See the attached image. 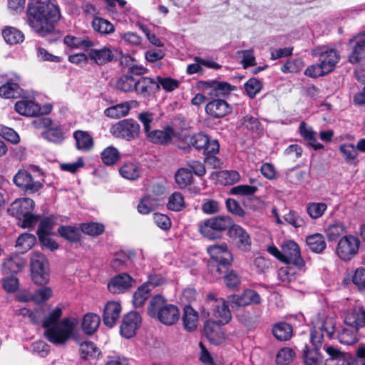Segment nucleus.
I'll return each instance as SVG.
<instances>
[{
    "mask_svg": "<svg viewBox=\"0 0 365 365\" xmlns=\"http://www.w3.org/2000/svg\"><path fill=\"white\" fill-rule=\"evenodd\" d=\"M218 176L225 185H233L240 180V175L235 170H223L219 173Z\"/></svg>",
    "mask_w": 365,
    "mask_h": 365,
    "instance_id": "0e129e2a",
    "label": "nucleus"
},
{
    "mask_svg": "<svg viewBox=\"0 0 365 365\" xmlns=\"http://www.w3.org/2000/svg\"><path fill=\"white\" fill-rule=\"evenodd\" d=\"M229 300L237 307H245L251 304H259L261 302V297L256 291L248 289L245 290L241 294L230 295Z\"/></svg>",
    "mask_w": 365,
    "mask_h": 365,
    "instance_id": "b1692460",
    "label": "nucleus"
},
{
    "mask_svg": "<svg viewBox=\"0 0 365 365\" xmlns=\"http://www.w3.org/2000/svg\"><path fill=\"white\" fill-rule=\"evenodd\" d=\"M148 314L164 324L172 325L178 321L180 312L178 307L168 304L164 297L155 295L149 302Z\"/></svg>",
    "mask_w": 365,
    "mask_h": 365,
    "instance_id": "20e7f679",
    "label": "nucleus"
},
{
    "mask_svg": "<svg viewBox=\"0 0 365 365\" xmlns=\"http://www.w3.org/2000/svg\"><path fill=\"white\" fill-rule=\"evenodd\" d=\"M284 219L287 223L295 228L302 227L305 225V220L297 212L290 210L284 215Z\"/></svg>",
    "mask_w": 365,
    "mask_h": 365,
    "instance_id": "680f3d73",
    "label": "nucleus"
},
{
    "mask_svg": "<svg viewBox=\"0 0 365 365\" xmlns=\"http://www.w3.org/2000/svg\"><path fill=\"white\" fill-rule=\"evenodd\" d=\"M135 92L143 97L150 96L159 91V83L149 77H137Z\"/></svg>",
    "mask_w": 365,
    "mask_h": 365,
    "instance_id": "393cba45",
    "label": "nucleus"
},
{
    "mask_svg": "<svg viewBox=\"0 0 365 365\" xmlns=\"http://www.w3.org/2000/svg\"><path fill=\"white\" fill-rule=\"evenodd\" d=\"M27 21L31 29L41 36L51 34L54 23L59 19L58 8L47 1L33 0L28 5Z\"/></svg>",
    "mask_w": 365,
    "mask_h": 365,
    "instance_id": "f257e3e1",
    "label": "nucleus"
},
{
    "mask_svg": "<svg viewBox=\"0 0 365 365\" xmlns=\"http://www.w3.org/2000/svg\"><path fill=\"white\" fill-rule=\"evenodd\" d=\"M244 86L247 96L251 98H254L262 90V83L257 78H251L245 83Z\"/></svg>",
    "mask_w": 365,
    "mask_h": 365,
    "instance_id": "bf43d9fd",
    "label": "nucleus"
},
{
    "mask_svg": "<svg viewBox=\"0 0 365 365\" xmlns=\"http://www.w3.org/2000/svg\"><path fill=\"white\" fill-rule=\"evenodd\" d=\"M20 83L21 77L17 75L9 79L6 83L0 86V96L4 98H16L20 95Z\"/></svg>",
    "mask_w": 365,
    "mask_h": 365,
    "instance_id": "cd10ccee",
    "label": "nucleus"
},
{
    "mask_svg": "<svg viewBox=\"0 0 365 365\" xmlns=\"http://www.w3.org/2000/svg\"><path fill=\"white\" fill-rule=\"evenodd\" d=\"M306 243L309 250L315 253H321L327 247L324 237L320 233H314L307 236Z\"/></svg>",
    "mask_w": 365,
    "mask_h": 365,
    "instance_id": "4c0bfd02",
    "label": "nucleus"
},
{
    "mask_svg": "<svg viewBox=\"0 0 365 365\" xmlns=\"http://www.w3.org/2000/svg\"><path fill=\"white\" fill-rule=\"evenodd\" d=\"M157 83H159V88H162L167 92H171L177 88L180 83L179 81L170 77H161L158 76L156 78Z\"/></svg>",
    "mask_w": 365,
    "mask_h": 365,
    "instance_id": "338daca9",
    "label": "nucleus"
},
{
    "mask_svg": "<svg viewBox=\"0 0 365 365\" xmlns=\"http://www.w3.org/2000/svg\"><path fill=\"white\" fill-rule=\"evenodd\" d=\"M185 145L193 147L199 151L202 150L203 153H217L220 148V144L217 140H211L208 135L202 133L184 136V150Z\"/></svg>",
    "mask_w": 365,
    "mask_h": 365,
    "instance_id": "6e6552de",
    "label": "nucleus"
},
{
    "mask_svg": "<svg viewBox=\"0 0 365 365\" xmlns=\"http://www.w3.org/2000/svg\"><path fill=\"white\" fill-rule=\"evenodd\" d=\"M324 349L329 355L325 361V365H351L350 361L345 359L342 352L331 346H324Z\"/></svg>",
    "mask_w": 365,
    "mask_h": 365,
    "instance_id": "2f4dec72",
    "label": "nucleus"
},
{
    "mask_svg": "<svg viewBox=\"0 0 365 365\" xmlns=\"http://www.w3.org/2000/svg\"><path fill=\"white\" fill-rule=\"evenodd\" d=\"M339 150L347 163H353L356 160L358 153L354 144L343 143L339 146Z\"/></svg>",
    "mask_w": 365,
    "mask_h": 365,
    "instance_id": "3c124183",
    "label": "nucleus"
},
{
    "mask_svg": "<svg viewBox=\"0 0 365 365\" xmlns=\"http://www.w3.org/2000/svg\"><path fill=\"white\" fill-rule=\"evenodd\" d=\"M312 54L319 57L324 70L329 73L332 71L339 59V54L334 48L328 47H319L312 51Z\"/></svg>",
    "mask_w": 365,
    "mask_h": 365,
    "instance_id": "dca6fc26",
    "label": "nucleus"
},
{
    "mask_svg": "<svg viewBox=\"0 0 365 365\" xmlns=\"http://www.w3.org/2000/svg\"><path fill=\"white\" fill-rule=\"evenodd\" d=\"M327 207L323 202H309L306 204V212L311 219L317 220L324 215Z\"/></svg>",
    "mask_w": 365,
    "mask_h": 365,
    "instance_id": "79ce46f5",
    "label": "nucleus"
},
{
    "mask_svg": "<svg viewBox=\"0 0 365 365\" xmlns=\"http://www.w3.org/2000/svg\"><path fill=\"white\" fill-rule=\"evenodd\" d=\"M217 320L209 319L204 325V334L210 342L214 344H220L225 339V334L221 326Z\"/></svg>",
    "mask_w": 365,
    "mask_h": 365,
    "instance_id": "4be33fe9",
    "label": "nucleus"
},
{
    "mask_svg": "<svg viewBox=\"0 0 365 365\" xmlns=\"http://www.w3.org/2000/svg\"><path fill=\"white\" fill-rule=\"evenodd\" d=\"M26 261L19 255H14L7 259L3 264L5 273H18L25 266Z\"/></svg>",
    "mask_w": 365,
    "mask_h": 365,
    "instance_id": "58836bf2",
    "label": "nucleus"
},
{
    "mask_svg": "<svg viewBox=\"0 0 365 365\" xmlns=\"http://www.w3.org/2000/svg\"><path fill=\"white\" fill-rule=\"evenodd\" d=\"M207 252L212 259L209 267L215 269V277H220L222 273L220 266L230 265L233 260L232 255L225 243L208 246Z\"/></svg>",
    "mask_w": 365,
    "mask_h": 365,
    "instance_id": "423d86ee",
    "label": "nucleus"
},
{
    "mask_svg": "<svg viewBox=\"0 0 365 365\" xmlns=\"http://www.w3.org/2000/svg\"><path fill=\"white\" fill-rule=\"evenodd\" d=\"M282 262L298 267H302L304 261L301 257L299 247L295 242L289 240L284 242L282 246Z\"/></svg>",
    "mask_w": 365,
    "mask_h": 365,
    "instance_id": "f3484780",
    "label": "nucleus"
},
{
    "mask_svg": "<svg viewBox=\"0 0 365 365\" xmlns=\"http://www.w3.org/2000/svg\"><path fill=\"white\" fill-rule=\"evenodd\" d=\"M36 242V237L29 233L21 235L17 239L16 247L19 248L21 252L29 250Z\"/></svg>",
    "mask_w": 365,
    "mask_h": 365,
    "instance_id": "13d9d810",
    "label": "nucleus"
},
{
    "mask_svg": "<svg viewBox=\"0 0 365 365\" xmlns=\"http://www.w3.org/2000/svg\"><path fill=\"white\" fill-rule=\"evenodd\" d=\"M229 235L235 245L240 250H250L252 240L249 233L241 226L234 223L230 227Z\"/></svg>",
    "mask_w": 365,
    "mask_h": 365,
    "instance_id": "412c9836",
    "label": "nucleus"
},
{
    "mask_svg": "<svg viewBox=\"0 0 365 365\" xmlns=\"http://www.w3.org/2000/svg\"><path fill=\"white\" fill-rule=\"evenodd\" d=\"M360 246V240L354 235H347L338 242L336 253L344 261L351 260L357 253Z\"/></svg>",
    "mask_w": 365,
    "mask_h": 365,
    "instance_id": "f8f14e48",
    "label": "nucleus"
},
{
    "mask_svg": "<svg viewBox=\"0 0 365 365\" xmlns=\"http://www.w3.org/2000/svg\"><path fill=\"white\" fill-rule=\"evenodd\" d=\"M207 305L210 307L212 315L218 323L226 324L232 319L227 302L222 298H217L213 293L207 296Z\"/></svg>",
    "mask_w": 365,
    "mask_h": 365,
    "instance_id": "9b49d317",
    "label": "nucleus"
},
{
    "mask_svg": "<svg viewBox=\"0 0 365 365\" xmlns=\"http://www.w3.org/2000/svg\"><path fill=\"white\" fill-rule=\"evenodd\" d=\"M295 356L294 350L289 347L281 349L276 356V362L279 365L289 364Z\"/></svg>",
    "mask_w": 365,
    "mask_h": 365,
    "instance_id": "052dcab7",
    "label": "nucleus"
},
{
    "mask_svg": "<svg viewBox=\"0 0 365 365\" xmlns=\"http://www.w3.org/2000/svg\"><path fill=\"white\" fill-rule=\"evenodd\" d=\"M272 334L278 340L287 341L292 335V327L288 323L279 322L273 326Z\"/></svg>",
    "mask_w": 365,
    "mask_h": 365,
    "instance_id": "37998d69",
    "label": "nucleus"
},
{
    "mask_svg": "<svg viewBox=\"0 0 365 365\" xmlns=\"http://www.w3.org/2000/svg\"><path fill=\"white\" fill-rule=\"evenodd\" d=\"M58 232L61 237L71 242H76L80 240L81 232L76 227L61 225L58 227Z\"/></svg>",
    "mask_w": 365,
    "mask_h": 365,
    "instance_id": "5fc2aeb1",
    "label": "nucleus"
},
{
    "mask_svg": "<svg viewBox=\"0 0 365 365\" xmlns=\"http://www.w3.org/2000/svg\"><path fill=\"white\" fill-rule=\"evenodd\" d=\"M336 322L334 317L322 318L318 316L312 320V327L310 330L311 342L314 349L306 347L304 350L303 360L305 365H324L319 347L321 346L324 334L328 339L334 337Z\"/></svg>",
    "mask_w": 365,
    "mask_h": 365,
    "instance_id": "7ed1b4c3",
    "label": "nucleus"
},
{
    "mask_svg": "<svg viewBox=\"0 0 365 365\" xmlns=\"http://www.w3.org/2000/svg\"><path fill=\"white\" fill-rule=\"evenodd\" d=\"M205 111L213 118H222L230 112V108L225 101L215 99L206 105Z\"/></svg>",
    "mask_w": 365,
    "mask_h": 365,
    "instance_id": "bb28decb",
    "label": "nucleus"
},
{
    "mask_svg": "<svg viewBox=\"0 0 365 365\" xmlns=\"http://www.w3.org/2000/svg\"><path fill=\"white\" fill-rule=\"evenodd\" d=\"M121 312V306L116 302H108L104 309L103 320L107 327H113L118 321Z\"/></svg>",
    "mask_w": 365,
    "mask_h": 365,
    "instance_id": "a878e982",
    "label": "nucleus"
},
{
    "mask_svg": "<svg viewBox=\"0 0 365 365\" xmlns=\"http://www.w3.org/2000/svg\"><path fill=\"white\" fill-rule=\"evenodd\" d=\"M2 35L5 41L9 44L19 43L24 38V36L21 31L11 26L6 27L2 31Z\"/></svg>",
    "mask_w": 365,
    "mask_h": 365,
    "instance_id": "de8ad7c7",
    "label": "nucleus"
},
{
    "mask_svg": "<svg viewBox=\"0 0 365 365\" xmlns=\"http://www.w3.org/2000/svg\"><path fill=\"white\" fill-rule=\"evenodd\" d=\"M35 206L34 201L30 198H23L16 201L12 205V209L19 215L28 214L33 211Z\"/></svg>",
    "mask_w": 365,
    "mask_h": 365,
    "instance_id": "6e6d98bb",
    "label": "nucleus"
},
{
    "mask_svg": "<svg viewBox=\"0 0 365 365\" xmlns=\"http://www.w3.org/2000/svg\"><path fill=\"white\" fill-rule=\"evenodd\" d=\"M110 133L116 138L130 141L138 137L140 125L131 118L124 119L113 124L110 128Z\"/></svg>",
    "mask_w": 365,
    "mask_h": 365,
    "instance_id": "1a4fd4ad",
    "label": "nucleus"
},
{
    "mask_svg": "<svg viewBox=\"0 0 365 365\" xmlns=\"http://www.w3.org/2000/svg\"><path fill=\"white\" fill-rule=\"evenodd\" d=\"M299 130L301 136L304 140L307 141L314 150H321L324 148L323 145L317 141V133L312 127L307 125L304 122L299 124Z\"/></svg>",
    "mask_w": 365,
    "mask_h": 365,
    "instance_id": "c756f323",
    "label": "nucleus"
},
{
    "mask_svg": "<svg viewBox=\"0 0 365 365\" xmlns=\"http://www.w3.org/2000/svg\"><path fill=\"white\" fill-rule=\"evenodd\" d=\"M198 322V312L190 305L184 306V329L192 331L197 328Z\"/></svg>",
    "mask_w": 365,
    "mask_h": 365,
    "instance_id": "f704fd0d",
    "label": "nucleus"
},
{
    "mask_svg": "<svg viewBox=\"0 0 365 365\" xmlns=\"http://www.w3.org/2000/svg\"><path fill=\"white\" fill-rule=\"evenodd\" d=\"M130 108V103L125 101L106 108L103 113L106 117L110 118H120L127 115Z\"/></svg>",
    "mask_w": 365,
    "mask_h": 365,
    "instance_id": "c9c22d12",
    "label": "nucleus"
},
{
    "mask_svg": "<svg viewBox=\"0 0 365 365\" xmlns=\"http://www.w3.org/2000/svg\"><path fill=\"white\" fill-rule=\"evenodd\" d=\"M14 183L21 190L29 193H35L42 188L43 184L34 180L29 172L19 170L13 178Z\"/></svg>",
    "mask_w": 365,
    "mask_h": 365,
    "instance_id": "4468645a",
    "label": "nucleus"
},
{
    "mask_svg": "<svg viewBox=\"0 0 365 365\" xmlns=\"http://www.w3.org/2000/svg\"><path fill=\"white\" fill-rule=\"evenodd\" d=\"M346 232L345 225L340 222L329 225L325 230L326 235L329 241H334Z\"/></svg>",
    "mask_w": 365,
    "mask_h": 365,
    "instance_id": "4d7b16f0",
    "label": "nucleus"
},
{
    "mask_svg": "<svg viewBox=\"0 0 365 365\" xmlns=\"http://www.w3.org/2000/svg\"><path fill=\"white\" fill-rule=\"evenodd\" d=\"M233 220L230 216L220 215L210 217L199 225L200 233L210 240L220 239L222 232L232 225Z\"/></svg>",
    "mask_w": 365,
    "mask_h": 365,
    "instance_id": "39448f33",
    "label": "nucleus"
},
{
    "mask_svg": "<svg viewBox=\"0 0 365 365\" xmlns=\"http://www.w3.org/2000/svg\"><path fill=\"white\" fill-rule=\"evenodd\" d=\"M147 138L155 144L178 145L181 141V131L174 125H169L163 130H152L147 135Z\"/></svg>",
    "mask_w": 365,
    "mask_h": 365,
    "instance_id": "0eeeda50",
    "label": "nucleus"
},
{
    "mask_svg": "<svg viewBox=\"0 0 365 365\" xmlns=\"http://www.w3.org/2000/svg\"><path fill=\"white\" fill-rule=\"evenodd\" d=\"M81 231L91 236H97L104 231V225L98 222H89L81 225Z\"/></svg>",
    "mask_w": 365,
    "mask_h": 365,
    "instance_id": "e2e57ef3",
    "label": "nucleus"
},
{
    "mask_svg": "<svg viewBox=\"0 0 365 365\" xmlns=\"http://www.w3.org/2000/svg\"><path fill=\"white\" fill-rule=\"evenodd\" d=\"M61 316V308L56 307L42 322L44 337L56 346L66 344L73 336L77 325L76 319L65 317L60 320Z\"/></svg>",
    "mask_w": 365,
    "mask_h": 365,
    "instance_id": "f03ea898",
    "label": "nucleus"
},
{
    "mask_svg": "<svg viewBox=\"0 0 365 365\" xmlns=\"http://www.w3.org/2000/svg\"><path fill=\"white\" fill-rule=\"evenodd\" d=\"M135 284V279L127 273L117 274L110 279L108 289L113 294H121L128 292Z\"/></svg>",
    "mask_w": 365,
    "mask_h": 365,
    "instance_id": "aec40b11",
    "label": "nucleus"
},
{
    "mask_svg": "<svg viewBox=\"0 0 365 365\" xmlns=\"http://www.w3.org/2000/svg\"><path fill=\"white\" fill-rule=\"evenodd\" d=\"M151 289L148 284H143L133 294V304L135 308L141 307L149 297Z\"/></svg>",
    "mask_w": 365,
    "mask_h": 365,
    "instance_id": "8fccbe9b",
    "label": "nucleus"
},
{
    "mask_svg": "<svg viewBox=\"0 0 365 365\" xmlns=\"http://www.w3.org/2000/svg\"><path fill=\"white\" fill-rule=\"evenodd\" d=\"M346 326L359 329L365 326V310L361 306H355L346 311L344 315Z\"/></svg>",
    "mask_w": 365,
    "mask_h": 365,
    "instance_id": "5701e85b",
    "label": "nucleus"
},
{
    "mask_svg": "<svg viewBox=\"0 0 365 365\" xmlns=\"http://www.w3.org/2000/svg\"><path fill=\"white\" fill-rule=\"evenodd\" d=\"M63 42L68 46L75 48H89L94 46V43L88 37H77L73 36H66L64 37Z\"/></svg>",
    "mask_w": 365,
    "mask_h": 365,
    "instance_id": "a19ab883",
    "label": "nucleus"
},
{
    "mask_svg": "<svg viewBox=\"0 0 365 365\" xmlns=\"http://www.w3.org/2000/svg\"><path fill=\"white\" fill-rule=\"evenodd\" d=\"M119 172L123 178L130 180H135L141 175V168L138 163L128 162L120 168Z\"/></svg>",
    "mask_w": 365,
    "mask_h": 365,
    "instance_id": "e433bc0d",
    "label": "nucleus"
},
{
    "mask_svg": "<svg viewBox=\"0 0 365 365\" xmlns=\"http://www.w3.org/2000/svg\"><path fill=\"white\" fill-rule=\"evenodd\" d=\"M198 87L210 98L225 96L235 89V86L228 83L217 81H200Z\"/></svg>",
    "mask_w": 365,
    "mask_h": 365,
    "instance_id": "ddd939ff",
    "label": "nucleus"
},
{
    "mask_svg": "<svg viewBox=\"0 0 365 365\" xmlns=\"http://www.w3.org/2000/svg\"><path fill=\"white\" fill-rule=\"evenodd\" d=\"M101 159L106 165H113L120 160V153L113 146H108L101 152Z\"/></svg>",
    "mask_w": 365,
    "mask_h": 365,
    "instance_id": "603ef678",
    "label": "nucleus"
},
{
    "mask_svg": "<svg viewBox=\"0 0 365 365\" xmlns=\"http://www.w3.org/2000/svg\"><path fill=\"white\" fill-rule=\"evenodd\" d=\"M100 322L98 315L93 313L87 314L83 317L82 329L86 334L91 335L97 330Z\"/></svg>",
    "mask_w": 365,
    "mask_h": 365,
    "instance_id": "c03bdc74",
    "label": "nucleus"
},
{
    "mask_svg": "<svg viewBox=\"0 0 365 365\" xmlns=\"http://www.w3.org/2000/svg\"><path fill=\"white\" fill-rule=\"evenodd\" d=\"M142 318L139 313L136 312H130L128 313L122 321L120 327L121 335L127 339L133 337L136 331L141 325Z\"/></svg>",
    "mask_w": 365,
    "mask_h": 365,
    "instance_id": "a211bd4d",
    "label": "nucleus"
},
{
    "mask_svg": "<svg viewBox=\"0 0 365 365\" xmlns=\"http://www.w3.org/2000/svg\"><path fill=\"white\" fill-rule=\"evenodd\" d=\"M206 172L205 167L203 163L198 160H190L184 167V184H190L192 181V175L195 174L197 176H202Z\"/></svg>",
    "mask_w": 365,
    "mask_h": 365,
    "instance_id": "c85d7f7f",
    "label": "nucleus"
},
{
    "mask_svg": "<svg viewBox=\"0 0 365 365\" xmlns=\"http://www.w3.org/2000/svg\"><path fill=\"white\" fill-rule=\"evenodd\" d=\"M136 79L137 77L126 73L117 80L116 88L125 93L133 92L136 88Z\"/></svg>",
    "mask_w": 365,
    "mask_h": 365,
    "instance_id": "ea45409f",
    "label": "nucleus"
},
{
    "mask_svg": "<svg viewBox=\"0 0 365 365\" xmlns=\"http://www.w3.org/2000/svg\"><path fill=\"white\" fill-rule=\"evenodd\" d=\"M365 58V37H361L356 40L352 52L349 56V61L351 63H356Z\"/></svg>",
    "mask_w": 365,
    "mask_h": 365,
    "instance_id": "49530a36",
    "label": "nucleus"
},
{
    "mask_svg": "<svg viewBox=\"0 0 365 365\" xmlns=\"http://www.w3.org/2000/svg\"><path fill=\"white\" fill-rule=\"evenodd\" d=\"M93 29L102 34H110L114 31L113 25L108 20L96 17L92 21Z\"/></svg>",
    "mask_w": 365,
    "mask_h": 365,
    "instance_id": "864d4df0",
    "label": "nucleus"
},
{
    "mask_svg": "<svg viewBox=\"0 0 365 365\" xmlns=\"http://www.w3.org/2000/svg\"><path fill=\"white\" fill-rule=\"evenodd\" d=\"M0 136L13 144H17L20 141L19 134L11 128L0 124Z\"/></svg>",
    "mask_w": 365,
    "mask_h": 365,
    "instance_id": "69168bd1",
    "label": "nucleus"
},
{
    "mask_svg": "<svg viewBox=\"0 0 365 365\" xmlns=\"http://www.w3.org/2000/svg\"><path fill=\"white\" fill-rule=\"evenodd\" d=\"M79 353L81 357L86 360L96 359L101 355L99 349L91 341L81 343Z\"/></svg>",
    "mask_w": 365,
    "mask_h": 365,
    "instance_id": "a18cd8bd",
    "label": "nucleus"
},
{
    "mask_svg": "<svg viewBox=\"0 0 365 365\" xmlns=\"http://www.w3.org/2000/svg\"><path fill=\"white\" fill-rule=\"evenodd\" d=\"M41 136L48 142L60 144L65 139V133L60 125L52 122V125L41 133Z\"/></svg>",
    "mask_w": 365,
    "mask_h": 365,
    "instance_id": "7c9ffc66",
    "label": "nucleus"
},
{
    "mask_svg": "<svg viewBox=\"0 0 365 365\" xmlns=\"http://www.w3.org/2000/svg\"><path fill=\"white\" fill-rule=\"evenodd\" d=\"M120 54L121 52L118 50H111L108 47L103 46L99 49H91L88 52V57L98 66H103L117 61Z\"/></svg>",
    "mask_w": 365,
    "mask_h": 365,
    "instance_id": "6ab92c4d",
    "label": "nucleus"
},
{
    "mask_svg": "<svg viewBox=\"0 0 365 365\" xmlns=\"http://www.w3.org/2000/svg\"><path fill=\"white\" fill-rule=\"evenodd\" d=\"M31 272L35 284L43 285L49 281L48 262L43 254H33L31 259Z\"/></svg>",
    "mask_w": 365,
    "mask_h": 365,
    "instance_id": "9d476101",
    "label": "nucleus"
},
{
    "mask_svg": "<svg viewBox=\"0 0 365 365\" xmlns=\"http://www.w3.org/2000/svg\"><path fill=\"white\" fill-rule=\"evenodd\" d=\"M73 138L78 150L87 152L93 148V140L88 132L76 130L73 133Z\"/></svg>",
    "mask_w": 365,
    "mask_h": 365,
    "instance_id": "72a5a7b5",
    "label": "nucleus"
},
{
    "mask_svg": "<svg viewBox=\"0 0 365 365\" xmlns=\"http://www.w3.org/2000/svg\"><path fill=\"white\" fill-rule=\"evenodd\" d=\"M160 205L158 198L152 196H145L139 202L138 211L143 215H147L155 210Z\"/></svg>",
    "mask_w": 365,
    "mask_h": 365,
    "instance_id": "09e8293b",
    "label": "nucleus"
},
{
    "mask_svg": "<svg viewBox=\"0 0 365 365\" xmlns=\"http://www.w3.org/2000/svg\"><path fill=\"white\" fill-rule=\"evenodd\" d=\"M306 176V172L297 168H291L286 172V178L292 184L301 183Z\"/></svg>",
    "mask_w": 365,
    "mask_h": 365,
    "instance_id": "774afa93",
    "label": "nucleus"
},
{
    "mask_svg": "<svg viewBox=\"0 0 365 365\" xmlns=\"http://www.w3.org/2000/svg\"><path fill=\"white\" fill-rule=\"evenodd\" d=\"M359 329L352 327L346 326L337 332V338L340 343L346 345H352L358 341Z\"/></svg>",
    "mask_w": 365,
    "mask_h": 365,
    "instance_id": "473e14b6",
    "label": "nucleus"
},
{
    "mask_svg": "<svg viewBox=\"0 0 365 365\" xmlns=\"http://www.w3.org/2000/svg\"><path fill=\"white\" fill-rule=\"evenodd\" d=\"M15 110L20 115L26 116H35L48 113L51 110V106L48 105L43 108L33 100L23 98L18 101L14 106Z\"/></svg>",
    "mask_w": 365,
    "mask_h": 365,
    "instance_id": "2eb2a0df",
    "label": "nucleus"
}]
</instances>
